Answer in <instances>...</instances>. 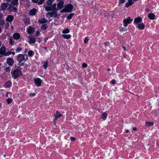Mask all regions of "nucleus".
<instances>
[{"mask_svg": "<svg viewBox=\"0 0 159 159\" xmlns=\"http://www.w3.org/2000/svg\"><path fill=\"white\" fill-rule=\"evenodd\" d=\"M3 16V15L2 13H0V19H2Z\"/></svg>", "mask_w": 159, "mask_h": 159, "instance_id": "54", "label": "nucleus"}, {"mask_svg": "<svg viewBox=\"0 0 159 159\" xmlns=\"http://www.w3.org/2000/svg\"><path fill=\"white\" fill-rule=\"evenodd\" d=\"M27 51H28L27 49V48H25L24 51L25 53H26V52H27Z\"/></svg>", "mask_w": 159, "mask_h": 159, "instance_id": "57", "label": "nucleus"}, {"mask_svg": "<svg viewBox=\"0 0 159 159\" xmlns=\"http://www.w3.org/2000/svg\"><path fill=\"white\" fill-rule=\"evenodd\" d=\"M53 2H49L47 1L46 2V5H44V7H45L46 10H48L49 7H51V6L52 5V4Z\"/></svg>", "mask_w": 159, "mask_h": 159, "instance_id": "15", "label": "nucleus"}, {"mask_svg": "<svg viewBox=\"0 0 159 159\" xmlns=\"http://www.w3.org/2000/svg\"><path fill=\"white\" fill-rule=\"evenodd\" d=\"M110 43L108 42H106L104 43V45L106 46H108L109 45Z\"/></svg>", "mask_w": 159, "mask_h": 159, "instance_id": "51", "label": "nucleus"}, {"mask_svg": "<svg viewBox=\"0 0 159 159\" xmlns=\"http://www.w3.org/2000/svg\"><path fill=\"white\" fill-rule=\"evenodd\" d=\"M62 116V115L61 114L60 112H59L58 111H56V114H55V116H57L58 118L61 117Z\"/></svg>", "mask_w": 159, "mask_h": 159, "instance_id": "32", "label": "nucleus"}, {"mask_svg": "<svg viewBox=\"0 0 159 159\" xmlns=\"http://www.w3.org/2000/svg\"><path fill=\"white\" fill-rule=\"evenodd\" d=\"M47 1H49V2H54V0H48Z\"/></svg>", "mask_w": 159, "mask_h": 159, "instance_id": "60", "label": "nucleus"}, {"mask_svg": "<svg viewBox=\"0 0 159 159\" xmlns=\"http://www.w3.org/2000/svg\"><path fill=\"white\" fill-rule=\"evenodd\" d=\"M4 70L6 72H10V69L9 67H7L5 68L4 69Z\"/></svg>", "mask_w": 159, "mask_h": 159, "instance_id": "43", "label": "nucleus"}, {"mask_svg": "<svg viewBox=\"0 0 159 159\" xmlns=\"http://www.w3.org/2000/svg\"><path fill=\"white\" fill-rule=\"evenodd\" d=\"M48 27V26L47 24H43L41 26V28L42 30H46Z\"/></svg>", "mask_w": 159, "mask_h": 159, "instance_id": "30", "label": "nucleus"}, {"mask_svg": "<svg viewBox=\"0 0 159 159\" xmlns=\"http://www.w3.org/2000/svg\"><path fill=\"white\" fill-rule=\"evenodd\" d=\"M7 1L10 2L11 4L13 5H17L18 4V0H6Z\"/></svg>", "mask_w": 159, "mask_h": 159, "instance_id": "14", "label": "nucleus"}, {"mask_svg": "<svg viewBox=\"0 0 159 159\" xmlns=\"http://www.w3.org/2000/svg\"><path fill=\"white\" fill-rule=\"evenodd\" d=\"M133 130L134 131H135L137 130V128L136 127L133 128Z\"/></svg>", "mask_w": 159, "mask_h": 159, "instance_id": "59", "label": "nucleus"}, {"mask_svg": "<svg viewBox=\"0 0 159 159\" xmlns=\"http://www.w3.org/2000/svg\"><path fill=\"white\" fill-rule=\"evenodd\" d=\"M122 48L124 50L126 51L127 50L126 48H125V47H124L123 46H122Z\"/></svg>", "mask_w": 159, "mask_h": 159, "instance_id": "58", "label": "nucleus"}, {"mask_svg": "<svg viewBox=\"0 0 159 159\" xmlns=\"http://www.w3.org/2000/svg\"><path fill=\"white\" fill-rule=\"evenodd\" d=\"M9 44L11 45H13L15 44V41L12 40V39L11 38H10L9 39Z\"/></svg>", "mask_w": 159, "mask_h": 159, "instance_id": "34", "label": "nucleus"}, {"mask_svg": "<svg viewBox=\"0 0 159 159\" xmlns=\"http://www.w3.org/2000/svg\"><path fill=\"white\" fill-rule=\"evenodd\" d=\"M7 3H2L1 6V9L2 10H6L8 7V5H9Z\"/></svg>", "mask_w": 159, "mask_h": 159, "instance_id": "21", "label": "nucleus"}, {"mask_svg": "<svg viewBox=\"0 0 159 159\" xmlns=\"http://www.w3.org/2000/svg\"><path fill=\"white\" fill-rule=\"evenodd\" d=\"M21 50H22V48H21L20 47H19V48H17L16 49V52H20L21 51Z\"/></svg>", "mask_w": 159, "mask_h": 159, "instance_id": "41", "label": "nucleus"}, {"mask_svg": "<svg viewBox=\"0 0 159 159\" xmlns=\"http://www.w3.org/2000/svg\"><path fill=\"white\" fill-rule=\"evenodd\" d=\"M154 125V123L152 122L147 121L145 122V125L146 126L149 127Z\"/></svg>", "mask_w": 159, "mask_h": 159, "instance_id": "27", "label": "nucleus"}, {"mask_svg": "<svg viewBox=\"0 0 159 159\" xmlns=\"http://www.w3.org/2000/svg\"><path fill=\"white\" fill-rule=\"evenodd\" d=\"M28 54L30 57H31L34 55V53L33 51H30L28 52Z\"/></svg>", "mask_w": 159, "mask_h": 159, "instance_id": "33", "label": "nucleus"}, {"mask_svg": "<svg viewBox=\"0 0 159 159\" xmlns=\"http://www.w3.org/2000/svg\"><path fill=\"white\" fill-rule=\"evenodd\" d=\"M23 21L25 24L27 25L29 24L30 21V19L27 18H25L23 19Z\"/></svg>", "mask_w": 159, "mask_h": 159, "instance_id": "28", "label": "nucleus"}, {"mask_svg": "<svg viewBox=\"0 0 159 159\" xmlns=\"http://www.w3.org/2000/svg\"><path fill=\"white\" fill-rule=\"evenodd\" d=\"M34 81L35 84L37 86H40L41 85L42 81L39 78L34 79Z\"/></svg>", "mask_w": 159, "mask_h": 159, "instance_id": "10", "label": "nucleus"}, {"mask_svg": "<svg viewBox=\"0 0 159 159\" xmlns=\"http://www.w3.org/2000/svg\"><path fill=\"white\" fill-rule=\"evenodd\" d=\"M138 0H128V2L125 5L126 7L128 8L129 6L132 5L134 3V2H136Z\"/></svg>", "mask_w": 159, "mask_h": 159, "instance_id": "8", "label": "nucleus"}, {"mask_svg": "<svg viewBox=\"0 0 159 159\" xmlns=\"http://www.w3.org/2000/svg\"><path fill=\"white\" fill-rule=\"evenodd\" d=\"M28 38L29 39L28 42L30 44L34 43L36 42V39L34 36H29Z\"/></svg>", "mask_w": 159, "mask_h": 159, "instance_id": "9", "label": "nucleus"}, {"mask_svg": "<svg viewBox=\"0 0 159 159\" xmlns=\"http://www.w3.org/2000/svg\"><path fill=\"white\" fill-rule=\"evenodd\" d=\"M9 7L7 8V9L10 12H17V9L16 7L10 4H9Z\"/></svg>", "mask_w": 159, "mask_h": 159, "instance_id": "7", "label": "nucleus"}, {"mask_svg": "<svg viewBox=\"0 0 159 159\" xmlns=\"http://www.w3.org/2000/svg\"><path fill=\"white\" fill-rule=\"evenodd\" d=\"M58 118V117H57L56 116H55V118L54 119V123L55 125H56V121L57 120V118Z\"/></svg>", "mask_w": 159, "mask_h": 159, "instance_id": "46", "label": "nucleus"}, {"mask_svg": "<svg viewBox=\"0 0 159 159\" xmlns=\"http://www.w3.org/2000/svg\"><path fill=\"white\" fill-rule=\"evenodd\" d=\"M119 4L120 5L124 3L125 2V0H119Z\"/></svg>", "mask_w": 159, "mask_h": 159, "instance_id": "42", "label": "nucleus"}, {"mask_svg": "<svg viewBox=\"0 0 159 159\" xmlns=\"http://www.w3.org/2000/svg\"><path fill=\"white\" fill-rule=\"evenodd\" d=\"M62 37L65 39H68L71 37V35L70 34H63L62 35Z\"/></svg>", "mask_w": 159, "mask_h": 159, "instance_id": "29", "label": "nucleus"}, {"mask_svg": "<svg viewBox=\"0 0 159 159\" xmlns=\"http://www.w3.org/2000/svg\"><path fill=\"white\" fill-rule=\"evenodd\" d=\"M35 93H31L29 94V95L30 96H35Z\"/></svg>", "mask_w": 159, "mask_h": 159, "instance_id": "53", "label": "nucleus"}, {"mask_svg": "<svg viewBox=\"0 0 159 159\" xmlns=\"http://www.w3.org/2000/svg\"><path fill=\"white\" fill-rule=\"evenodd\" d=\"M11 54V52L10 51H7V52H5L4 56H9Z\"/></svg>", "mask_w": 159, "mask_h": 159, "instance_id": "36", "label": "nucleus"}, {"mask_svg": "<svg viewBox=\"0 0 159 159\" xmlns=\"http://www.w3.org/2000/svg\"><path fill=\"white\" fill-rule=\"evenodd\" d=\"M148 17L151 20H154L155 17V16L153 13H149L148 15Z\"/></svg>", "mask_w": 159, "mask_h": 159, "instance_id": "25", "label": "nucleus"}, {"mask_svg": "<svg viewBox=\"0 0 159 159\" xmlns=\"http://www.w3.org/2000/svg\"><path fill=\"white\" fill-rule=\"evenodd\" d=\"M40 34V32L38 30L36 32L35 35L36 36H39V35Z\"/></svg>", "mask_w": 159, "mask_h": 159, "instance_id": "48", "label": "nucleus"}, {"mask_svg": "<svg viewBox=\"0 0 159 159\" xmlns=\"http://www.w3.org/2000/svg\"><path fill=\"white\" fill-rule=\"evenodd\" d=\"M57 4L56 3L53 4V5H52L51 7H49V8L48 9V10H47L46 11H56L58 10V9L57 7L56 8Z\"/></svg>", "mask_w": 159, "mask_h": 159, "instance_id": "6", "label": "nucleus"}, {"mask_svg": "<svg viewBox=\"0 0 159 159\" xmlns=\"http://www.w3.org/2000/svg\"><path fill=\"white\" fill-rule=\"evenodd\" d=\"M74 15V13H70V14L67 17V19L69 20H70Z\"/></svg>", "mask_w": 159, "mask_h": 159, "instance_id": "35", "label": "nucleus"}, {"mask_svg": "<svg viewBox=\"0 0 159 159\" xmlns=\"http://www.w3.org/2000/svg\"><path fill=\"white\" fill-rule=\"evenodd\" d=\"M83 67L86 68L87 66V64L86 63H83L82 64Z\"/></svg>", "mask_w": 159, "mask_h": 159, "instance_id": "49", "label": "nucleus"}, {"mask_svg": "<svg viewBox=\"0 0 159 159\" xmlns=\"http://www.w3.org/2000/svg\"><path fill=\"white\" fill-rule=\"evenodd\" d=\"M125 132H126V133H128L129 132V130L128 129H126L125 130Z\"/></svg>", "mask_w": 159, "mask_h": 159, "instance_id": "61", "label": "nucleus"}, {"mask_svg": "<svg viewBox=\"0 0 159 159\" xmlns=\"http://www.w3.org/2000/svg\"><path fill=\"white\" fill-rule=\"evenodd\" d=\"M11 84L12 83L10 81H8L5 83V86L7 88H9L11 86Z\"/></svg>", "mask_w": 159, "mask_h": 159, "instance_id": "26", "label": "nucleus"}, {"mask_svg": "<svg viewBox=\"0 0 159 159\" xmlns=\"http://www.w3.org/2000/svg\"><path fill=\"white\" fill-rule=\"evenodd\" d=\"M145 11L147 12H148L150 11V9L148 8H146L145 9Z\"/></svg>", "mask_w": 159, "mask_h": 159, "instance_id": "56", "label": "nucleus"}, {"mask_svg": "<svg viewBox=\"0 0 159 159\" xmlns=\"http://www.w3.org/2000/svg\"><path fill=\"white\" fill-rule=\"evenodd\" d=\"M142 20V18L140 17H138L134 19V24L137 25L139 23H141Z\"/></svg>", "mask_w": 159, "mask_h": 159, "instance_id": "13", "label": "nucleus"}, {"mask_svg": "<svg viewBox=\"0 0 159 159\" xmlns=\"http://www.w3.org/2000/svg\"><path fill=\"white\" fill-rule=\"evenodd\" d=\"M111 83L113 84H114L116 83V80L113 79L111 80Z\"/></svg>", "mask_w": 159, "mask_h": 159, "instance_id": "52", "label": "nucleus"}, {"mask_svg": "<svg viewBox=\"0 0 159 159\" xmlns=\"http://www.w3.org/2000/svg\"><path fill=\"white\" fill-rule=\"evenodd\" d=\"M6 101L7 102V104H10L11 103L12 101V99H7L6 100Z\"/></svg>", "mask_w": 159, "mask_h": 159, "instance_id": "39", "label": "nucleus"}, {"mask_svg": "<svg viewBox=\"0 0 159 159\" xmlns=\"http://www.w3.org/2000/svg\"><path fill=\"white\" fill-rule=\"evenodd\" d=\"M107 113L104 112L101 114V118L105 120L107 118Z\"/></svg>", "mask_w": 159, "mask_h": 159, "instance_id": "24", "label": "nucleus"}, {"mask_svg": "<svg viewBox=\"0 0 159 159\" xmlns=\"http://www.w3.org/2000/svg\"><path fill=\"white\" fill-rule=\"evenodd\" d=\"M70 139L72 141H75L76 139L75 138L73 137H70Z\"/></svg>", "mask_w": 159, "mask_h": 159, "instance_id": "50", "label": "nucleus"}, {"mask_svg": "<svg viewBox=\"0 0 159 159\" xmlns=\"http://www.w3.org/2000/svg\"><path fill=\"white\" fill-rule=\"evenodd\" d=\"M22 74V72L20 69V68H19V69L17 68L13 71L12 73V77L13 79H15L20 76Z\"/></svg>", "mask_w": 159, "mask_h": 159, "instance_id": "2", "label": "nucleus"}, {"mask_svg": "<svg viewBox=\"0 0 159 159\" xmlns=\"http://www.w3.org/2000/svg\"><path fill=\"white\" fill-rule=\"evenodd\" d=\"M132 21L133 20L131 19L130 17H129L126 19H124L123 21V23L124 24V26L125 27H126L127 25L131 23Z\"/></svg>", "mask_w": 159, "mask_h": 159, "instance_id": "5", "label": "nucleus"}, {"mask_svg": "<svg viewBox=\"0 0 159 159\" xmlns=\"http://www.w3.org/2000/svg\"><path fill=\"white\" fill-rule=\"evenodd\" d=\"M73 5L71 4H69L66 5L64 8L61 11V12H70L73 9Z\"/></svg>", "mask_w": 159, "mask_h": 159, "instance_id": "3", "label": "nucleus"}, {"mask_svg": "<svg viewBox=\"0 0 159 159\" xmlns=\"http://www.w3.org/2000/svg\"><path fill=\"white\" fill-rule=\"evenodd\" d=\"M89 39L88 38L86 37L85 38L84 40V43H86L88 42V41Z\"/></svg>", "mask_w": 159, "mask_h": 159, "instance_id": "44", "label": "nucleus"}, {"mask_svg": "<svg viewBox=\"0 0 159 159\" xmlns=\"http://www.w3.org/2000/svg\"><path fill=\"white\" fill-rule=\"evenodd\" d=\"M13 37L15 39L18 40L20 38V35L19 33H16L13 34Z\"/></svg>", "mask_w": 159, "mask_h": 159, "instance_id": "23", "label": "nucleus"}, {"mask_svg": "<svg viewBox=\"0 0 159 159\" xmlns=\"http://www.w3.org/2000/svg\"><path fill=\"white\" fill-rule=\"evenodd\" d=\"M33 2H39V0H32Z\"/></svg>", "mask_w": 159, "mask_h": 159, "instance_id": "55", "label": "nucleus"}, {"mask_svg": "<svg viewBox=\"0 0 159 159\" xmlns=\"http://www.w3.org/2000/svg\"><path fill=\"white\" fill-rule=\"evenodd\" d=\"M48 65V62L47 61H45L43 65L44 68L45 69H47Z\"/></svg>", "mask_w": 159, "mask_h": 159, "instance_id": "31", "label": "nucleus"}, {"mask_svg": "<svg viewBox=\"0 0 159 159\" xmlns=\"http://www.w3.org/2000/svg\"><path fill=\"white\" fill-rule=\"evenodd\" d=\"M46 16L48 18L53 16L54 17H56L57 16V15L56 11H52V12H48L46 14Z\"/></svg>", "mask_w": 159, "mask_h": 159, "instance_id": "4", "label": "nucleus"}, {"mask_svg": "<svg viewBox=\"0 0 159 159\" xmlns=\"http://www.w3.org/2000/svg\"><path fill=\"white\" fill-rule=\"evenodd\" d=\"M5 23V21L2 19H0V25H3Z\"/></svg>", "mask_w": 159, "mask_h": 159, "instance_id": "38", "label": "nucleus"}, {"mask_svg": "<svg viewBox=\"0 0 159 159\" xmlns=\"http://www.w3.org/2000/svg\"><path fill=\"white\" fill-rule=\"evenodd\" d=\"M37 10L35 8H33L29 11V14L30 16H34L35 15Z\"/></svg>", "mask_w": 159, "mask_h": 159, "instance_id": "20", "label": "nucleus"}, {"mask_svg": "<svg viewBox=\"0 0 159 159\" xmlns=\"http://www.w3.org/2000/svg\"><path fill=\"white\" fill-rule=\"evenodd\" d=\"M35 31V29L34 27L30 26L28 29L27 32L28 34H30L33 33Z\"/></svg>", "mask_w": 159, "mask_h": 159, "instance_id": "12", "label": "nucleus"}, {"mask_svg": "<svg viewBox=\"0 0 159 159\" xmlns=\"http://www.w3.org/2000/svg\"><path fill=\"white\" fill-rule=\"evenodd\" d=\"M6 51V48L5 47H2L0 48V55H3L4 56ZM1 56L0 55V57Z\"/></svg>", "mask_w": 159, "mask_h": 159, "instance_id": "19", "label": "nucleus"}, {"mask_svg": "<svg viewBox=\"0 0 159 159\" xmlns=\"http://www.w3.org/2000/svg\"><path fill=\"white\" fill-rule=\"evenodd\" d=\"M14 19V17L11 15L8 16L6 18L7 21L10 22H11Z\"/></svg>", "mask_w": 159, "mask_h": 159, "instance_id": "22", "label": "nucleus"}, {"mask_svg": "<svg viewBox=\"0 0 159 159\" xmlns=\"http://www.w3.org/2000/svg\"><path fill=\"white\" fill-rule=\"evenodd\" d=\"M27 59L28 57L26 54H19L17 57V60L19 62L18 65L20 66H22Z\"/></svg>", "mask_w": 159, "mask_h": 159, "instance_id": "1", "label": "nucleus"}, {"mask_svg": "<svg viewBox=\"0 0 159 159\" xmlns=\"http://www.w3.org/2000/svg\"><path fill=\"white\" fill-rule=\"evenodd\" d=\"M45 0H40L39 2H38V3L39 5L42 4L43 2H44Z\"/></svg>", "mask_w": 159, "mask_h": 159, "instance_id": "45", "label": "nucleus"}, {"mask_svg": "<svg viewBox=\"0 0 159 159\" xmlns=\"http://www.w3.org/2000/svg\"><path fill=\"white\" fill-rule=\"evenodd\" d=\"M1 32H2V28L0 27V34L1 33Z\"/></svg>", "mask_w": 159, "mask_h": 159, "instance_id": "62", "label": "nucleus"}, {"mask_svg": "<svg viewBox=\"0 0 159 159\" xmlns=\"http://www.w3.org/2000/svg\"><path fill=\"white\" fill-rule=\"evenodd\" d=\"M64 2L63 1H60L57 4V7L58 10L62 9L63 7Z\"/></svg>", "mask_w": 159, "mask_h": 159, "instance_id": "16", "label": "nucleus"}, {"mask_svg": "<svg viewBox=\"0 0 159 159\" xmlns=\"http://www.w3.org/2000/svg\"><path fill=\"white\" fill-rule=\"evenodd\" d=\"M5 26L4 27L6 29H7L8 27L9 26V24L8 22H6V23H5Z\"/></svg>", "mask_w": 159, "mask_h": 159, "instance_id": "40", "label": "nucleus"}, {"mask_svg": "<svg viewBox=\"0 0 159 159\" xmlns=\"http://www.w3.org/2000/svg\"><path fill=\"white\" fill-rule=\"evenodd\" d=\"M48 21V20L45 18H40L38 20L39 22L41 24L47 23Z\"/></svg>", "mask_w": 159, "mask_h": 159, "instance_id": "17", "label": "nucleus"}, {"mask_svg": "<svg viewBox=\"0 0 159 159\" xmlns=\"http://www.w3.org/2000/svg\"><path fill=\"white\" fill-rule=\"evenodd\" d=\"M11 54H12L13 55H14L15 54V53L14 52H11Z\"/></svg>", "mask_w": 159, "mask_h": 159, "instance_id": "63", "label": "nucleus"}, {"mask_svg": "<svg viewBox=\"0 0 159 159\" xmlns=\"http://www.w3.org/2000/svg\"><path fill=\"white\" fill-rule=\"evenodd\" d=\"M145 26L143 23H140L138 24L137 26V27L138 28L139 30H143L144 29Z\"/></svg>", "mask_w": 159, "mask_h": 159, "instance_id": "18", "label": "nucleus"}, {"mask_svg": "<svg viewBox=\"0 0 159 159\" xmlns=\"http://www.w3.org/2000/svg\"><path fill=\"white\" fill-rule=\"evenodd\" d=\"M7 63L8 65L12 66L14 63V61L12 58L9 57L7 59Z\"/></svg>", "mask_w": 159, "mask_h": 159, "instance_id": "11", "label": "nucleus"}, {"mask_svg": "<svg viewBox=\"0 0 159 159\" xmlns=\"http://www.w3.org/2000/svg\"><path fill=\"white\" fill-rule=\"evenodd\" d=\"M127 30V29L126 28H123L120 30V32H122L124 31H126Z\"/></svg>", "mask_w": 159, "mask_h": 159, "instance_id": "47", "label": "nucleus"}, {"mask_svg": "<svg viewBox=\"0 0 159 159\" xmlns=\"http://www.w3.org/2000/svg\"><path fill=\"white\" fill-rule=\"evenodd\" d=\"M45 50H47V48L46 47H44L43 48Z\"/></svg>", "mask_w": 159, "mask_h": 159, "instance_id": "64", "label": "nucleus"}, {"mask_svg": "<svg viewBox=\"0 0 159 159\" xmlns=\"http://www.w3.org/2000/svg\"><path fill=\"white\" fill-rule=\"evenodd\" d=\"M70 32V30L68 29H66L62 31V33L64 34L68 33Z\"/></svg>", "mask_w": 159, "mask_h": 159, "instance_id": "37", "label": "nucleus"}]
</instances>
